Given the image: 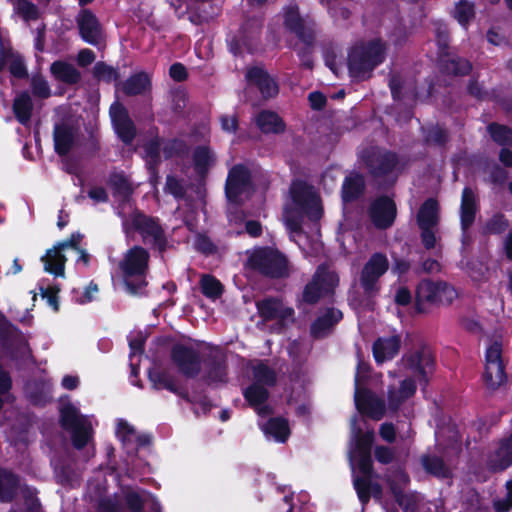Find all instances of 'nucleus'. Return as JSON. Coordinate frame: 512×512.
<instances>
[{
    "instance_id": "obj_16",
    "label": "nucleus",
    "mask_w": 512,
    "mask_h": 512,
    "mask_svg": "<svg viewBox=\"0 0 512 512\" xmlns=\"http://www.w3.org/2000/svg\"><path fill=\"white\" fill-rule=\"evenodd\" d=\"M369 216L377 228H388L395 220L396 206L390 198L380 197L371 204Z\"/></svg>"
},
{
    "instance_id": "obj_24",
    "label": "nucleus",
    "mask_w": 512,
    "mask_h": 512,
    "mask_svg": "<svg viewBox=\"0 0 512 512\" xmlns=\"http://www.w3.org/2000/svg\"><path fill=\"white\" fill-rule=\"evenodd\" d=\"M246 78L249 83L257 85L261 94L266 98L273 97L278 93L275 81L261 68H250Z\"/></svg>"
},
{
    "instance_id": "obj_22",
    "label": "nucleus",
    "mask_w": 512,
    "mask_h": 512,
    "mask_svg": "<svg viewBox=\"0 0 512 512\" xmlns=\"http://www.w3.org/2000/svg\"><path fill=\"white\" fill-rule=\"evenodd\" d=\"M416 383L407 378L400 382L398 387L391 386L387 393V409L396 411L402 403L414 395Z\"/></svg>"
},
{
    "instance_id": "obj_64",
    "label": "nucleus",
    "mask_w": 512,
    "mask_h": 512,
    "mask_svg": "<svg viewBox=\"0 0 512 512\" xmlns=\"http://www.w3.org/2000/svg\"><path fill=\"white\" fill-rule=\"evenodd\" d=\"M170 76L176 81H182L186 78V69L183 65L176 63L170 67Z\"/></svg>"
},
{
    "instance_id": "obj_58",
    "label": "nucleus",
    "mask_w": 512,
    "mask_h": 512,
    "mask_svg": "<svg viewBox=\"0 0 512 512\" xmlns=\"http://www.w3.org/2000/svg\"><path fill=\"white\" fill-rule=\"evenodd\" d=\"M220 123L222 130L229 133L235 132L238 127V122L235 115H222L220 117Z\"/></svg>"
},
{
    "instance_id": "obj_26",
    "label": "nucleus",
    "mask_w": 512,
    "mask_h": 512,
    "mask_svg": "<svg viewBox=\"0 0 512 512\" xmlns=\"http://www.w3.org/2000/svg\"><path fill=\"white\" fill-rule=\"evenodd\" d=\"M477 212V199L474 192L466 187L462 192L461 197V225L462 229L465 231L468 229L472 223L474 222L475 215Z\"/></svg>"
},
{
    "instance_id": "obj_50",
    "label": "nucleus",
    "mask_w": 512,
    "mask_h": 512,
    "mask_svg": "<svg viewBox=\"0 0 512 512\" xmlns=\"http://www.w3.org/2000/svg\"><path fill=\"white\" fill-rule=\"evenodd\" d=\"M508 227V221L502 215H495L486 224V231L488 233L500 234Z\"/></svg>"
},
{
    "instance_id": "obj_55",
    "label": "nucleus",
    "mask_w": 512,
    "mask_h": 512,
    "mask_svg": "<svg viewBox=\"0 0 512 512\" xmlns=\"http://www.w3.org/2000/svg\"><path fill=\"white\" fill-rule=\"evenodd\" d=\"M59 288L56 286L40 287V292L43 298L47 299L48 304L53 307L55 311L58 310L57 294Z\"/></svg>"
},
{
    "instance_id": "obj_51",
    "label": "nucleus",
    "mask_w": 512,
    "mask_h": 512,
    "mask_svg": "<svg viewBox=\"0 0 512 512\" xmlns=\"http://www.w3.org/2000/svg\"><path fill=\"white\" fill-rule=\"evenodd\" d=\"M7 61L9 70L13 76L22 78L26 75V68L20 56L10 55Z\"/></svg>"
},
{
    "instance_id": "obj_60",
    "label": "nucleus",
    "mask_w": 512,
    "mask_h": 512,
    "mask_svg": "<svg viewBox=\"0 0 512 512\" xmlns=\"http://www.w3.org/2000/svg\"><path fill=\"white\" fill-rule=\"evenodd\" d=\"M98 286L95 283H90L85 291L83 292L82 296L77 298V301L81 304L88 303L92 301L96 294L98 293Z\"/></svg>"
},
{
    "instance_id": "obj_29",
    "label": "nucleus",
    "mask_w": 512,
    "mask_h": 512,
    "mask_svg": "<svg viewBox=\"0 0 512 512\" xmlns=\"http://www.w3.org/2000/svg\"><path fill=\"white\" fill-rule=\"evenodd\" d=\"M341 318V311L336 309H328L312 324L311 333L314 337H323L330 331L331 327L335 323L341 320Z\"/></svg>"
},
{
    "instance_id": "obj_20",
    "label": "nucleus",
    "mask_w": 512,
    "mask_h": 512,
    "mask_svg": "<svg viewBox=\"0 0 512 512\" xmlns=\"http://www.w3.org/2000/svg\"><path fill=\"white\" fill-rule=\"evenodd\" d=\"M77 21L83 40L98 45L102 40V30L96 17L91 12L83 10Z\"/></svg>"
},
{
    "instance_id": "obj_14",
    "label": "nucleus",
    "mask_w": 512,
    "mask_h": 512,
    "mask_svg": "<svg viewBox=\"0 0 512 512\" xmlns=\"http://www.w3.org/2000/svg\"><path fill=\"white\" fill-rule=\"evenodd\" d=\"M251 194L249 172L244 166H235L229 172L226 195L230 202L240 203Z\"/></svg>"
},
{
    "instance_id": "obj_1",
    "label": "nucleus",
    "mask_w": 512,
    "mask_h": 512,
    "mask_svg": "<svg viewBox=\"0 0 512 512\" xmlns=\"http://www.w3.org/2000/svg\"><path fill=\"white\" fill-rule=\"evenodd\" d=\"M362 418L354 416L351 419V441L349 458L354 477V487L360 501L365 504L370 495L379 497L381 489L377 484H371L370 449L374 439L373 430L363 432Z\"/></svg>"
},
{
    "instance_id": "obj_47",
    "label": "nucleus",
    "mask_w": 512,
    "mask_h": 512,
    "mask_svg": "<svg viewBox=\"0 0 512 512\" xmlns=\"http://www.w3.org/2000/svg\"><path fill=\"white\" fill-rule=\"evenodd\" d=\"M15 10L26 21L34 20L38 17L36 6L26 0H19L15 5Z\"/></svg>"
},
{
    "instance_id": "obj_52",
    "label": "nucleus",
    "mask_w": 512,
    "mask_h": 512,
    "mask_svg": "<svg viewBox=\"0 0 512 512\" xmlns=\"http://www.w3.org/2000/svg\"><path fill=\"white\" fill-rule=\"evenodd\" d=\"M506 497L494 501V508L499 512H506L512 508V480L506 483Z\"/></svg>"
},
{
    "instance_id": "obj_9",
    "label": "nucleus",
    "mask_w": 512,
    "mask_h": 512,
    "mask_svg": "<svg viewBox=\"0 0 512 512\" xmlns=\"http://www.w3.org/2000/svg\"><path fill=\"white\" fill-rule=\"evenodd\" d=\"M62 426L71 432L73 444L76 448L85 446L92 432L91 422L87 417L81 416L72 405H64L61 410Z\"/></svg>"
},
{
    "instance_id": "obj_30",
    "label": "nucleus",
    "mask_w": 512,
    "mask_h": 512,
    "mask_svg": "<svg viewBox=\"0 0 512 512\" xmlns=\"http://www.w3.org/2000/svg\"><path fill=\"white\" fill-rule=\"evenodd\" d=\"M439 221V206L436 200L425 201L417 214L419 227H436Z\"/></svg>"
},
{
    "instance_id": "obj_59",
    "label": "nucleus",
    "mask_w": 512,
    "mask_h": 512,
    "mask_svg": "<svg viewBox=\"0 0 512 512\" xmlns=\"http://www.w3.org/2000/svg\"><path fill=\"white\" fill-rule=\"evenodd\" d=\"M375 458L380 463L388 464L393 459V451L388 447L378 446L375 449Z\"/></svg>"
},
{
    "instance_id": "obj_28",
    "label": "nucleus",
    "mask_w": 512,
    "mask_h": 512,
    "mask_svg": "<svg viewBox=\"0 0 512 512\" xmlns=\"http://www.w3.org/2000/svg\"><path fill=\"white\" fill-rule=\"evenodd\" d=\"M255 122L264 133H281L285 130L283 120L277 113L272 111H261L255 117Z\"/></svg>"
},
{
    "instance_id": "obj_62",
    "label": "nucleus",
    "mask_w": 512,
    "mask_h": 512,
    "mask_svg": "<svg viewBox=\"0 0 512 512\" xmlns=\"http://www.w3.org/2000/svg\"><path fill=\"white\" fill-rule=\"evenodd\" d=\"M166 189L168 192L173 194L175 197H180L183 194V187L179 183L178 180H176L173 177H168L166 182Z\"/></svg>"
},
{
    "instance_id": "obj_7",
    "label": "nucleus",
    "mask_w": 512,
    "mask_h": 512,
    "mask_svg": "<svg viewBox=\"0 0 512 512\" xmlns=\"http://www.w3.org/2000/svg\"><path fill=\"white\" fill-rule=\"evenodd\" d=\"M248 264L270 277H285L290 273L287 259L272 248H256L249 252Z\"/></svg>"
},
{
    "instance_id": "obj_48",
    "label": "nucleus",
    "mask_w": 512,
    "mask_h": 512,
    "mask_svg": "<svg viewBox=\"0 0 512 512\" xmlns=\"http://www.w3.org/2000/svg\"><path fill=\"white\" fill-rule=\"evenodd\" d=\"M423 465L425 469L437 476H445L446 469L441 459L437 457H425L423 458Z\"/></svg>"
},
{
    "instance_id": "obj_27",
    "label": "nucleus",
    "mask_w": 512,
    "mask_h": 512,
    "mask_svg": "<svg viewBox=\"0 0 512 512\" xmlns=\"http://www.w3.org/2000/svg\"><path fill=\"white\" fill-rule=\"evenodd\" d=\"M76 139L75 129L69 125H57L54 130V144L56 152L60 155L67 154Z\"/></svg>"
},
{
    "instance_id": "obj_11",
    "label": "nucleus",
    "mask_w": 512,
    "mask_h": 512,
    "mask_svg": "<svg viewBox=\"0 0 512 512\" xmlns=\"http://www.w3.org/2000/svg\"><path fill=\"white\" fill-rule=\"evenodd\" d=\"M339 279L334 271L320 266L303 292V300L315 303L321 297L331 294L338 285Z\"/></svg>"
},
{
    "instance_id": "obj_12",
    "label": "nucleus",
    "mask_w": 512,
    "mask_h": 512,
    "mask_svg": "<svg viewBox=\"0 0 512 512\" xmlns=\"http://www.w3.org/2000/svg\"><path fill=\"white\" fill-rule=\"evenodd\" d=\"M364 370V366L359 364L355 376V405L361 414H366L375 420H379L385 413V404L370 391L361 387L360 374Z\"/></svg>"
},
{
    "instance_id": "obj_46",
    "label": "nucleus",
    "mask_w": 512,
    "mask_h": 512,
    "mask_svg": "<svg viewBox=\"0 0 512 512\" xmlns=\"http://www.w3.org/2000/svg\"><path fill=\"white\" fill-rule=\"evenodd\" d=\"M392 491L394 496L401 507L405 510V512H414L415 504H416V495L414 494H404L397 488L392 486Z\"/></svg>"
},
{
    "instance_id": "obj_38",
    "label": "nucleus",
    "mask_w": 512,
    "mask_h": 512,
    "mask_svg": "<svg viewBox=\"0 0 512 512\" xmlns=\"http://www.w3.org/2000/svg\"><path fill=\"white\" fill-rule=\"evenodd\" d=\"M17 485L18 479L14 474L0 469V499L2 501H9L12 499Z\"/></svg>"
},
{
    "instance_id": "obj_61",
    "label": "nucleus",
    "mask_w": 512,
    "mask_h": 512,
    "mask_svg": "<svg viewBox=\"0 0 512 512\" xmlns=\"http://www.w3.org/2000/svg\"><path fill=\"white\" fill-rule=\"evenodd\" d=\"M112 183L114 186H116L117 192L124 197L128 196L130 193V186L125 178L122 176H115L112 178Z\"/></svg>"
},
{
    "instance_id": "obj_13",
    "label": "nucleus",
    "mask_w": 512,
    "mask_h": 512,
    "mask_svg": "<svg viewBox=\"0 0 512 512\" xmlns=\"http://www.w3.org/2000/svg\"><path fill=\"white\" fill-rule=\"evenodd\" d=\"M123 225L127 232L139 231L144 241L155 244L160 249L163 248V231L154 220L139 212H134L129 218L124 219Z\"/></svg>"
},
{
    "instance_id": "obj_3",
    "label": "nucleus",
    "mask_w": 512,
    "mask_h": 512,
    "mask_svg": "<svg viewBox=\"0 0 512 512\" xmlns=\"http://www.w3.org/2000/svg\"><path fill=\"white\" fill-rule=\"evenodd\" d=\"M82 236L80 234H72L71 237L58 243L53 248L47 250L42 256L41 261L44 264V270L55 276L65 277V262L68 254H75L77 262H83L84 265L89 263V255L79 247Z\"/></svg>"
},
{
    "instance_id": "obj_34",
    "label": "nucleus",
    "mask_w": 512,
    "mask_h": 512,
    "mask_svg": "<svg viewBox=\"0 0 512 512\" xmlns=\"http://www.w3.org/2000/svg\"><path fill=\"white\" fill-rule=\"evenodd\" d=\"M126 502L132 512H141L143 505L148 503L151 504V509L154 512L161 511L159 502L150 494L140 495L136 492H130L126 496Z\"/></svg>"
},
{
    "instance_id": "obj_19",
    "label": "nucleus",
    "mask_w": 512,
    "mask_h": 512,
    "mask_svg": "<svg viewBox=\"0 0 512 512\" xmlns=\"http://www.w3.org/2000/svg\"><path fill=\"white\" fill-rule=\"evenodd\" d=\"M172 358L180 371L187 376H193L200 369L198 354L183 345H176L172 351Z\"/></svg>"
},
{
    "instance_id": "obj_10",
    "label": "nucleus",
    "mask_w": 512,
    "mask_h": 512,
    "mask_svg": "<svg viewBox=\"0 0 512 512\" xmlns=\"http://www.w3.org/2000/svg\"><path fill=\"white\" fill-rule=\"evenodd\" d=\"M389 268L387 257L381 253L373 254L364 265L360 275V286L365 295L372 297L380 289L379 279Z\"/></svg>"
},
{
    "instance_id": "obj_32",
    "label": "nucleus",
    "mask_w": 512,
    "mask_h": 512,
    "mask_svg": "<svg viewBox=\"0 0 512 512\" xmlns=\"http://www.w3.org/2000/svg\"><path fill=\"white\" fill-rule=\"evenodd\" d=\"M51 74L59 81L74 84L80 79V73L70 63L56 61L50 67Z\"/></svg>"
},
{
    "instance_id": "obj_35",
    "label": "nucleus",
    "mask_w": 512,
    "mask_h": 512,
    "mask_svg": "<svg viewBox=\"0 0 512 512\" xmlns=\"http://www.w3.org/2000/svg\"><path fill=\"white\" fill-rule=\"evenodd\" d=\"M483 378L489 389L499 388L506 380L503 364H485Z\"/></svg>"
},
{
    "instance_id": "obj_40",
    "label": "nucleus",
    "mask_w": 512,
    "mask_h": 512,
    "mask_svg": "<svg viewBox=\"0 0 512 512\" xmlns=\"http://www.w3.org/2000/svg\"><path fill=\"white\" fill-rule=\"evenodd\" d=\"M149 378L156 389H167L174 393L177 392L176 383L169 372L160 369H153L149 372Z\"/></svg>"
},
{
    "instance_id": "obj_39",
    "label": "nucleus",
    "mask_w": 512,
    "mask_h": 512,
    "mask_svg": "<svg viewBox=\"0 0 512 512\" xmlns=\"http://www.w3.org/2000/svg\"><path fill=\"white\" fill-rule=\"evenodd\" d=\"M13 108L19 122L22 124H27L30 120L32 111V102L30 96L27 93L18 95L14 100Z\"/></svg>"
},
{
    "instance_id": "obj_49",
    "label": "nucleus",
    "mask_w": 512,
    "mask_h": 512,
    "mask_svg": "<svg viewBox=\"0 0 512 512\" xmlns=\"http://www.w3.org/2000/svg\"><path fill=\"white\" fill-rule=\"evenodd\" d=\"M502 345L500 342L495 341L489 345L486 350L485 364H502L501 360Z\"/></svg>"
},
{
    "instance_id": "obj_18",
    "label": "nucleus",
    "mask_w": 512,
    "mask_h": 512,
    "mask_svg": "<svg viewBox=\"0 0 512 512\" xmlns=\"http://www.w3.org/2000/svg\"><path fill=\"white\" fill-rule=\"evenodd\" d=\"M110 116L119 137L125 143H130L135 136V128L126 109L116 102L110 107Z\"/></svg>"
},
{
    "instance_id": "obj_53",
    "label": "nucleus",
    "mask_w": 512,
    "mask_h": 512,
    "mask_svg": "<svg viewBox=\"0 0 512 512\" xmlns=\"http://www.w3.org/2000/svg\"><path fill=\"white\" fill-rule=\"evenodd\" d=\"M95 75L102 80L112 81L117 78L116 71L110 67L105 65L104 63H97L94 67Z\"/></svg>"
},
{
    "instance_id": "obj_6",
    "label": "nucleus",
    "mask_w": 512,
    "mask_h": 512,
    "mask_svg": "<svg viewBox=\"0 0 512 512\" xmlns=\"http://www.w3.org/2000/svg\"><path fill=\"white\" fill-rule=\"evenodd\" d=\"M254 382L244 391V397L254 407L258 415L270 414V408L265 404L268 392L265 386H272L276 381L275 373L266 365L258 363L253 368Z\"/></svg>"
},
{
    "instance_id": "obj_43",
    "label": "nucleus",
    "mask_w": 512,
    "mask_h": 512,
    "mask_svg": "<svg viewBox=\"0 0 512 512\" xmlns=\"http://www.w3.org/2000/svg\"><path fill=\"white\" fill-rule=\"evenodd\" d=\"M489 133L493 140L499 145H512V130L506 126L491 124L488 127Z\"/></svg>"
},
{
    "instance_id": "obj_42",
    "label": "nucleus",
    "mask_w": 512,
    "mask_h": 512,
    "mask_svg": "<svg viewBox=\"0 0 512 512\" xmlns=\"http://www.w3.org/2000/svg\"><path fill=\"white\" fill-rule=\"evenodd\" d=\"M200 285L202 293L208 298L216 299L222 294V284L211 275H203L200 280Z\"/></svg>"
},
{
    "instance_id": "obj_57",
    "label": "nucleus",
    "mask_w": 512,
    "mask_h": 512,
    "mask_svg": "<svg viewBox=\"0 0 512 512\" xmlns=\"http://www.w3.org/2000/svg\"><path fill=\"white\" fill-rule=\"evenodd\" d=\"M422 230V242L424 246L427 249H431L436 244V234H435V228L436 227H420Z\"/></svg>"
},
{
    "instance_id": "obj_44",
    "label": "nucleus",
    "mask_w": 512,
    "mask_h": 512,
    "mask_svg": "<svg viewBox=\"0 0 512 512\" xmlns=\"http://www.w3.org/2000/svg\"><path fill=\"white\" fill-rule=\"evenodd\" d=\"M281 303L282 302L277 299H267L258 303V310L264 318L274 319L278 316Z\"/></svg>"
},
{
    "instance_id": "obj_5",
    "label": "nucleus",
    "mask_w": 512,
    "mask_h": 512,
    "mask_svg": "<svg viewBox=\"0 0 512 512\" xmlns=\"http://www.w3.org/2000/svg\"><path fill=\"white\" fill-rule=\"evenodd\" d=\"M149 253L142 247L135 246L124 253L119 268L124 278L126 290L135 294L146 285L145 275L148 270Z\"/></svg>"
},
{
    "instance_id": "obj_8",
    "label": "nucleus",
    "mask_w": 512,
    "mask_h": 512,
    "mask_svg": "<svg viewBox=\"0 0 512 512\" xmlns=\"http://www.w3.org/2000/svg\"><path fill=\"white\" fill-rule=\"evenodd\" d=\"M457 297L456 290L442 282L422 281L416 290V305L420 312L426 304H450Z\"/></svg>"
},
{
    "instance_id": "obj_25",
    "label": "nucleus",
    "mask_w": 512,
    "mask_h": 512,
    "mask_svg": "<svg viewBox=\"0 0 512 512\" xmlns=\"http://www.w3.org/2000/svg\"><path fill=\"white\" fill-rule=\"evenodd\" d=\"M512 464V435L503 440L489 456L488 465L493 470H504Z\"/></svg>"
},
{
    "instance_id": "obj_54",
    "label": "nucleus",
    "mask_w": 512,
    "mask_h": 512,
    "mask_svg": "<svg viewBox=\"0 0 512 512\" xmlns=\"http://www.w3.org/2000/svg\"><path fill=\"white\" fill-rule=\"evenodd\" d=\"M32 89L36 96L46 98L50 95V88L46 80L40 76L33 77Z\"/></svg>"
},
{
    "instance_id": "obj_2",
    "label": "nucleus",
    "mask_w": 512,
    "mask_h": 512,
    "mask_svg": "<svg viewBox=\"0 0 512 512\" xmlns=\"http://www.w3.org/2000/svg\"><path fill=\"white\" fill-rule=\"evenodd\" d=\"M321 200L315 189L302 181H295L290 188V198L284 208V218L291 231V238L303 250L306 249L307 237L300 230L299 218L308 217L316 221L322 217Z\"/></svg>"
},
{
    "instance_id": "obj_31",
    "label": "nucleus",
    "mask_w": 512,
    "mask_h": 512,
    "mask_svg": "<svg viewBox=\"0 0 512 512\" xmlns=\"http://www.w3.org/2000/svg\"><path fill=\"white\" fill-rule=\"evenodd\" d=\"M262 430L269 438L277 442H285L290 435V428L288 423L283 418H272L265 425H262Z\"/></svg>"
},
{
    "instance_id": "obj_21",
    "label": "nucleus",
    "mask_w": 512,
    "mask_h": 512,
    "mask_svg": "<svg viewBox=\"0 0 512 512\" xmlns=\"http://www.w3.org/2000/svg\"><path fill=\"white\" fill-rule=\"evenodd\" d=\"M407 369L414 374L419 381L425 378L433 369V357L428 350L416 351L404 359Z\"/></svg>"
},
{
    "instance_id": "obj_37",
    "label": "nucleus",
    "mask_w": 512,
    "mask_h": 512,
    "mask_svg": "<svg viewBox=\"0 0 512 512\" xmlns=\"http://www.w3.org/2000/svg\"><path fill=\"white\" fill-rule=\"evenodd\" d=\"M150 87V77L146 73H138L130 77L124 84V92L128 95H136L146 91Z\"/></svg>"
},
{
    "instance_id": "obj_17",
    "label": "nucleus",
    "mask_w": 512,
    "mask_h": 512,
    "mask_svg": "<svg viewBox=\"0 0 512 512\" xmlns=\"http://www.w3.org/2000/svg\"><path fill=\"white\" fill-rule=\"evenodd\" d=\"M363 158L370 172L376 176L390 172L396 165L394 154L375 148L367 151Z\"/></svg>"
},
{
    "instance_id": "obj_15",
    "label": "nucleus",
    "mask_w": 512,
    "mask_h": 512,
    "mask_svg": "<svg viewBox=\"0 0 512 512\" xmlns=\"http://www.w3.org/2000/svg\"><path fill=\"white\" fill-rule=\"evenodd\" d=\"M284 23L302 42L307 45L312 43L314 39L312 23L308 19L299 16L297 7L289 6L285 9Z\"/></svg>"
},
{
    "instance_id": "obj_36",
    "label": "nucleus",
    "mask_w": 512,
    "mask_h": 512,
    "mask_svg": "<svg viewBox=\"0 0 512 512\" xmlns=\"http://www.w3.org/2000/svg\"><path fill=\"white\" fill-rule=\"evenodd\" d=\"M364 188V179L359 174H351L343 183L342 197L344 201L356 198Z\"/></svg>"
},
{
    "instance_id": "obj_45",
    "label": "nucleus",
    "mask_w": 512,
    "mask_h": 512,
    "mask_svg": "<svg viewBox=\"0 0 512 512\" xmlns=\"http://www.w3.org/2000/svg\"><path fill=\"white\" fill-rule=\"evenodd\" d=\"M474 15L473 5L465 0H461L455 9V18L465 26Z\"/></svg>"
},
{
    "instance_id": "obj_4",
    "label": "nucleus",
    "mask_w": 512,
    "mask_h": 512,
    "mask_svg": "<svg viewBox=\"0 0 512 512\" xmlns=\"http://www.w3.org/2000/svg\"><path fill=\"white\" fill-rule=\"evenodd\" d=\"M385 47L380 40L354 46L348 56V68L352 77L365 79L384 60Z\"/></svg>"
},
{
    "instance_id": "obj_33",
    "label": "nucleus",
    "mask_w": 512,
    "mask_h": 512,
    "mask_svg": "<svg viewBox=\"0 0 512 512\" xmlns=\"http://www.w3.org/2000/svg\"><path fill=\"white\" fill-rule=\"evenodd\" d=\"M116 435L124 445L133 442L138 445H145L149 441L146 436L138 435L134 427L122 419L117 420Z\"/></svg>"
},
{
    "instance_id": "obj_41",
    "label": "nucleus",
    "mask_w": 512,
    "mask_h": 512,
    "mask_svg": "<svg viewBox=\"0 0 512 512\" xmlns=\"http://www.w3.org/2000/svg\"><path fill=\"white\" fill-rule=\"evenodd\" d=\"M194 167L199 175H203L213 164L214 157L206 147H200L194 152Z\"/></svg>"
},
{
    "instance_id": "obj_63",
    "label": "nucleus",
    "mask_w": 512,
    "mask_h": 512,
    "mask_svg": "<svg viewBox=\"0 0 512 512\" xmlns=\"http://www.w3.org/2000/svg\"><path fill=\"white\" fill-rule=\"evenodd\" d=\"M88 196L95 202H105L108 199L106 191L101 187H93L89 190Z\"/></svg>"
},
{
    "instance_id": "obj_23",
    "label": "nucleus",
    "mask_w": 512,
    "mask_h": 512,
    "mask_svg": "<svg viewBox=\"0 0 512 512\" xmlns=\"http://www.w3.org/2000/svg\"><path fill=\"white\" fill-rule=\"evenodd\" d=\"M400 349V338L396 335L381 337L373 345V355L377 363L394 358Z\"/></svg>"
},
{
    "instance_id": "obj_56",
    "label": "nucleus",
    "mask_w": 512,
    "mask_h": 512,
    "mask_svg": "<svg viewBox=\"0 0 512 512\" xmlns=\"http://www.w3.org/2000/svg\"><path fill=\"white\" fill-rule=\"evenodd\" d=\"M470 69V63L464 59H453L448 66V70L456 75L467 74Z\"/></svg>"
}]
</instances>
